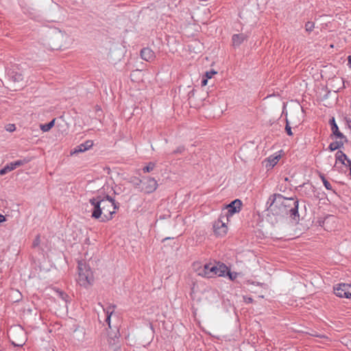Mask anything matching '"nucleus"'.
Listing matches in <instances>:
<instances>
[{
  "label": "nucleus",
  "instance_id": "nucleus-1",
  "mask_svg": "<svg viewBox=\"0 0 351 351\" xmlns=\"http://www.w3.org/2000/svg\"><path fill=\"white\" fill-rule=\"evenodd\" d=\"M89 203L92 207L91 217L96 219H100L102 222L112 219L119 208V204L109 195L93 197L89 199Z\"/></svg>",
  "mask_w": 351,
  "mask_h": 351
},
{
  "label": "nucleus",
  "instance_id": "nucleus-2",
  "mask_svg": "<svg viewBox=\"0 0 351 351\" xmlns=\"http://www.w3.org/2000/svg\"><path fill=\"white\" fill-rule=\"evenodd\" d=\"M285 197L281 194H274L269 197L267 204V217L271 223H276L282 218L286 217L285 204Z\"/></svg>",
  "mask_w": 351,
  "mask_h": 351
},
{
  "label": "nucleus",
  "instance_id": "nucleus-3",
  "mask_svg": "<svg viewBox=\"0 0 351 351\" xmlns=\"http://www.w3.org/2000/svg\"><path fill=\"white\" fill-rule=\"evenodd\" d=\"M196 271L199 276L207 278H213L216 276H223L228 271V267L223 263L217 265L206 263L204 266L197 268Z\"/></svg>",
  "mask_w": 351,
  "mask_h": 351
},
{
  "label": "nucleus",
  "instance_id": "nucleus-4",
  "mask_svg": "<svg viewBox=\"0 0 351 351\" xmlns=\"http://www.w3.org/2000/svg\"><path fill=\"white\" fill-rule=\"evenodd\" d=\"M77 282L80 286L87 287L93 282V274L90 267L84 261L78 262Z\"/></svg>",
  "mask_w": 351,
  "mask_h": 351
},
{
  "label": "nucleus",
  "instance_id": "nucleus-5",
  "mask_svg": "<svg viewBox=\"0 0 351 351\" xmlns=\"http://www.w3.org/2000/svg\"><path fill=\"white\" fill-rule=\"evenodd\" d=\"M286 217L289 216L293 219L299 218L298 201L294 198L285 197V201Z\"/></svg>",
  "mask_w": 351,
  "mask_h": 351
},
{
  "label": "nucleus",
  "instance_id": "nucleus-6",
  "mask_svg": "<svg viewBox=\"0 0 351 351\" xmlns=\"http://www.w3.org/2000/svg\"><path fill=\"white\" fill-rule=\"evenodd\" d=\"M225 221H228V216H221L213 224L214 232L219 237L224 236L228 232V227Z\"/></svg>",
  "mask_w": 351,
  "mask_h": 351
},
{
  "label": "nucleus",
  "instance_id": "nucleus-7",
  "mask_svg": "<svg viewBox=\"0 0 351 351\" xmlns=\"http://www.w3.org/2000/svg\"><path fill=\"white\" fill-rule=\"evenodd\" d=\"M335 293L340 298H351V284L340 283L334 287Z\"/></svg>",
  "mask_w": 351,
  "mask_h": 351
},
{
  "label": "nucleus",
  "instance_id": "nucleus-8",
  "mask_svg": "<svg viewBox=\"0 0 351 351\" xmlns=\"http://www.w3.org/2000/svg\"><path fill=\"white\" fill-rule=\"evenodd\" d=\"M52 38L56 41H59V43L55 46L57 48L66 47V40L69 38L66 34L58 31L53 34Z\"/></svg>",
  "mask_w": 351,
  "mask_h": 351
},
{
  "label": "nucleus",
  "instance_id": "nucleus-9",
  "mask_svg": "<svg viewBox=\"0 0 351 351\" xmlns=\"http://www.w3.org/2000/svg\"><path fill=\"white\" fill-rule=\"evenodd\" d=\"M158 187V184L156 180L152 178H147L146 179V182H143V186L142 188V191L150 193L156 190Z\"/></svg>",
  "mask_w": 351,
  "mask_h": 351
},
{
  "label": "nucleus",
  "instance_id": "nucleus-10",
  "mask_svg": "<svg viewBox=\"0 0 351 351\" xmlns=\"http://www.w3.org/2000/svg\"><path fill=\"white\" fill-rule=\"evenodd\" d=\"M242 202L240 199H237L232 201L230 204L227 206L228 214L226 216H232L236 213H239L241 210Z\"/></svg>",
  "mask_w": 351,
  "mask_h": 351
},
{
  "label": "nucleus",
  "instance_id": "nucleus-11",
  "mask_svg": "<svg viewBox=\"0 0 351 351\" xmlns=\"http://www.w3.org/2000/svg\"><path fill=\"white\" fill-rule=\"evenodd\" d=\"M93 145V143L91 141H87L84 143H82L73 149L71 150V155H75L79 153L84 152L90 148H91Z\"/></svg>",
  "mask_w": 351,
  "mask_h": 351
},
{
  "label": "nucleus",
  "instance_id": "nucleus-12",
  "mask_svg": "<svg viewBox=\"0 0 351 351\" xmlns=\"http://www.w3.org/2000/svg\"><path fill=\"white\" fill-rule=\"evenodd\" d=\"M141 57L147 62H152L155 58V53L150 48L145 47L141 50Z\"/></svg>",
  "mask_w": 351,
  "mask_h": 351
},
{
  "label": "nucleus",
  "instance_id": "nucleus-13",
  "mask_svg": "<svg viewBox=\"0 0 351 351\" xmlns=\"http://www.w3.org/2000/svg\"><path fill=\"white\" fill-rule=\"evenodd\" d=\"M280 158V155L274 156H271L266 159L264 160L263 162V165H265V168L267 170H269L272 169L278 162L279 159Z\"/></svg>",
  "mask_w": 351,
  "mask_h": 351
},
{
  "label": "nucleus",
  "instance_id": "nucleus-14",
  "mask_svg": "<svg viewBox=\"0 0 351 351\" xmlns=\"http://www.w3.org/2000/svg\"><path fill=\"white\" fill-rule=\"evenodd\" d=\"M247 39V36L244 34H237L232 36V43L234 47L240 46L244 40Z\"/></svg>",
  "mask_w": 351,
  "mask_h": 351
},
{
  "label": "nucleus",
  "instance_id": "nucleus-15",
  "mask_svg": "<svg viewBox=\"0 0 351 351\" xmlns=\"http://www.w3.org/2000/svg\"><path fill=\"white\" fill-rule=\"evenodd\" d=\"M330 123L331 125V130L332 132V134L337 137L340 139H346V136L339 132L338 126L337 123H335V118H332L330 120Z\"/></svg>",
  "mask_w": 351,
  "mask_h": 351
},
{
  "label": "nucleus",
  "instance_id": "nucleus-16",
  "mask_svg": "<svg viewBox=\"0 0 351 351\" xmlns=\"http://www.w3.org/2000/svg\"><path fill=\"white\" fill-rule=\"evenodd\" d=\"M28 160L27 159H23V160H16L14 162H10V164L7 165L8 167H9V169L11 171L15 169L16 168L20 167V166H22L26 163L28 162Z\"/></svg>",
  "mask_w": 351,
  "mask_h": 351
},
{
  "label": "nucleus",
  "instance_id": "nucleus-17",
  "mask_svg": "<svg viewBox=\"0 0 351 351\" xmlns=\"http://www.w3.org/2000/svg\"><path fill=\"white\" fill-rule=\"evenodd\" d=\"M10 78L14 82H20L23 80V76L21 73L16 71H12L10 74Z\"/></svg>",
  "mask_w": 351,
  "mask_h": 351
},
{
  "label": "nucleus",
  "instance_id": "nucleus-18",
  "mask_svg": "<svg viewBox=\"0 0 351 351\" xmlns=\"http://www.w3.org/2000/svg\"><path fill=\"white\" fill-rule=\"evenodd\" d=\"M114 308L115 306H109L106 310H105L106 313V322L108 323L109 327H110V317L114 313Z\"/></svg>",
  "mask_w": 351,
  "mask_h": 351
},
{
  "label": "nucleus",
  "instance_id": "nucleus-19",
  "mask_svg": "<svg viewBox=\"0 0 351 351\" xmlns=\"http://www.w3.org/2000/svg\"><path fill=\"white\" fill-rule=\"evenodd\" d=\"M336 160L341 162V164L346 165V160H347V156L341 151H338L336 153Z\"/></svg>",
  "mask_w": 351,
  "mask_h": 351
},
{
  "label": "nucleus",
  "instance_id": "nucleus-20",
  "mask_svg": "<svg viewBox=\"0 0 351 351\" xmlns=\"http://www.w3.org/2000/svg\"><path fill=\"white\" fill-rule=\"evenodd\" d=\"M54 123H55V119H53L52 121H51L50 122H49L47 124H43V125H40V129L43 132H48L49 130H50L53 126L54 125Z\"/></svg>",
  "mask_w": 351,
  "mask_h": 351
},
{
  "label": "nucleus",
  "instance_id": "nucleus-21",
  "mask_svg": "<svg viewBox=\"0 0 351 351\" xmlns=\"http://www.w3.org/2000/svg\"><path fill=\"white\" fill-rule=\"evenodd\" d=\"M343 143L341 141H335V142L331 143L329 145L328 148L330 151H335V150L340 148L341 146H343Z\"/></svg>",
  "mask_w": 351,
  "mask_h": 351
},
{
  "label": "nucleus",
  "instance_id": "nucleus-22",
  "mask_svg": "<svg viewBox=\"0 0 351 351\" xmlns=\"http://www.w3.org/2000/svg\"><path fill=\"white\" fill-rule=\"evenodd\" d=\"M321 179L326 189L327 190L331 191L333 193H335V191L333 190L331 184L325 178L324 176H321Z\"/></svg>",
  "mask_w": 351,
  "mask_h": 351
},
{
  "label": "nucleus",
  "instance_id": "nucleus-23",
  "mask_svg": "<svg viewBox=\"0 0 351 351\" xmlns=\"http://www.w3.org/2000/svg\"><path fill=\"white\" fill-rule=\"evenodd\" d=\"M156 164L154 162H149L146 166L143 168V173H149L154 169Z\"/></svg>",
  "mask_w": 351,
  "mask_h": 351
},
{
  "label": "nucleus",
  "instance_id": "nucleus-24",
  "mask_svg": "<svg viewBox=\"0 0 351 351\" xmlns=\"http://www.w3.org/2000/svg\"><path fill=\"white\" fill-rule=\"evenodd\" d=\"M314 28V23L311 21H308L305 24V29L306 32H311Z\"/></svg>",
  "mask_w": 351,
  "mask_h": 351
},
{
  "label": "nucleus",
  "instance_id": "nucleus-25",
  "mask_svg": "<svg viewBox=\"0 0 351 351\" xmlns=\"http://www.w3.org/2000/svg\"><path fill=\"white\" fill-rule=\"evenodd\" d=\"M285 130H286L287 134L289 136H292V135H293V132H292V131H291V126L289 125V121H288V119H286Z\"/></svg>",
  "mask_w": 351,
  "mask_h": 351
},
{
  "label": "nucleus",
  "instance_id": "nucleus-26",
  "mask_svg": "<svg viewBox=\"0 0 351 351\" xmlns=\"http://www.w3.org/2000/svg\"><path fill=\"white\" fill-rule=\"evenodd\" d=\"M40 237L39 234H38L33 241V243H32L33 247H38L40 245Z\"/></svg>",
  "mask_w": 351,
  "mask_h": 351
},
{
  "label": "nucleus",
  "instance_id": "nucleus-27",
  "mask_svg": "<svg viewBox=\"0 0 351 351\" xmlns=\"http://www.w3.org/2000/svg\"><path fill=\"white\" fill-rule=\"evenodd\" d=\"M9 171H10L9 167L6 165L3 169H0V176L4 175Z\"/></svg>",
  "mask_w": 351,
  "mask_h": 351
},
{
  "label": "nucleus",
  "instance_id": "nucleus-28",
  "mask_svg": "<svg viewBox=\"0 0 351 351\" xmlns=\"http://www.w3.org/2000/svg\"><path fill=\"white\" fill-rule=\"evenodd\" d=\"M184 151V147L183 146L178 147L176 149L173 151V154H181Z\"/></svg>",
  "mask_w": 351,
  "mask_h": 351
},
{
  "label": "nucleus",
  "instance_id": "nucleus-29",
  "mask_svg": "<svg viewBox=\"0 0 351 351\" xmlns=\"http://www.w3.org/2000/svg\"><path fill=\"white\" fill-rule=\"evenodd\" d=\"M216 73H217V72H215V71H213V70L210 71H207L206 73V77L210 79L213 77V75Z\"/></svg>",
  "mask_w": 351,
  "mask_h": 351
},
{
  "label": "nucleus",
  "instance_id": "nucleus-30",
  "mask_svg": "<svg viewBox=\"0 0 351 351\" xmlns=\"http://www.w3.org/2000/svg\"><path fill=\"white\" fill-rule=\"evenodd\" d=\"M244 300L247 303H252L253 301V299L250 297H244Z\"/></svg>",
  "mask_w": 351,
  "mask_h": 351
},
{
  "label": "nucleus",
  "instance_id": "nucleus-31",
  "mask_svg": "<svg viewBox=\"0 0 351 351\" xmlns=\"http://www.w3.org/2000/svg\"><path fill=\"white\" fill-rule=\"evenodd\" d=\"M15 130V126L14 125H8V128H7V130L8 131H10V132H12Z\"/></svg>",
  "mask_w": 351,
  "mask_h": 351
},
{
  "label": "nucleus",
  "instance_id": "nucleus-32",
  "mask_svg": "<svg viewBox=\"0 0 351 351\" xmlns=\"http://www.w3.org/2000/svg\"><path fill=\"white\" fill-rule=\"evenodd\" d=\"M346 166H349V167H351V160L347 158V160H346Z\"/></svg>",
  "mask_w": 351,
  "mask_h": 351
},
{
  "label": "nucleus",
  "instance_id": "nucleus-33",
  "mask_svg": "<svg viewBox=\"0 0 351 351\" xmlns=\"http://www.w3.org/2000/svg\"><path fill=\"white\" fill-rule=\"evenodd\" d=\"M208 79V78L202 79V82H201L202 86H206V85Z\"/></svg>",
  "mask_w": 351,
  "mask_h": 351
},
{
  "label": "nucleus",
  "instance_id": "nucleus-34",
  "mask_svg": "<svg viewBox=\"0 0 351 351\" xmlns=\"http://www.w3.org/2000/svg\"><path fill=\"white\" fill-rule=\"evenodd\" d=\"M5 221V217L1 214H0V223Z\"/></svg>",
  "mask_w": 351,
  "mask_h": 351
},
{
  "label": "nucleus",
  "instance_id": "nucleus-35",
  "mask_svg": "<svg viewBox=\"0 0 351 351\" xmlns=\"http://www.w3.org/2000/svg\"><path fill=\"white\" fill-rule=\"evenodd\" d=\"M348 65L351 67V54L348 57Z\"/></svg>",
  "mask_w": 351,
  "mask_h": 351
},
{
  "label": "nucleus",
  "instance_id": "nucleus-36",
  "mask_svg": "<svg viewBox=\"0 0 351 351\" xmlns=\"http://www.w3.org/2000/svg\"><path fill=\"white\" fill-rule=\"evenodd\" d=\"M228 274H229V277H230V278L231 280H233V279L235 278V276H232V274L229 273Z\"/></svg>",
  "mask_w": 351,
  "mask_h": 351
},
{
  "label": "nucleus",
  "instance_id": "nucleus-37",
  "mask_svg": "<svg viewBox=\"0 0 351 351\" xmlns=\"http://www.w3.org/2000/svg\"><path fill=\"white\" fill-rule=\"evenodd\" d=\"M141 182H142V180H138V182H136V186H138V185L140 184V183H141Z\"/></svg>",
  "mask_w": 351,
  "mask_h": 351
},
{
  "label": "nucleus",
  "instance_id": "nucleus-38",
  "mask_svg": "<svg viewBox=\"0 0 351 351\" xmlns=\"http://www.w3.org/2000/svg\"><path fill=\"white\" fill-rule=\"evenodd\" d=\"M170 238L169 237H166L165 239H163V241H166L167 239H169Z\"/></svg>",
  "mask_w": 351,
  "mask_h": 351
},
{
  "label": "nucleus",
  "instance_id": "nucleus-39",
  "mask_svg": "<svg viewBox=\"0 0 351 351\" xmlns=\"http://www.w3.org/2000/svg\"><path fill=\"white\" fill-rule=\"evenodd\" d=\"M23 344H14V346H22Z\"/></svg>",
  "mask_w": 351,
  "mask_h": 351
}]
</instances>
